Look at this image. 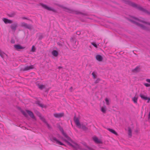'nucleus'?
Segmentation results:
<instances>
[{
  "label": "nucleus",
  "instance_id": "f257e3e1",
  "mask_svg": "<svg viewBox=\"0 0 150 150\" xmlns=\"http://www.w3.org/2000/svg\"><path fill=\"white\" fill-rule=\"evenodd\" d=\"M133 20L131 21L139 26L142 28L146 30H148V27H150V23L145 22L143 20L138 19L134 18Z\"/></svg>",
  "mask_w": 150,
  "mask_h": 150
},
{
  "label": "nucleus",
  "instance_id": "f03ea898",
  "mask_svg": "<svg viewBox=\"0 0 150 150\" xmlns=\"http://www.w3.org/2000/svg\"><path fill=\"white\" fill-rule=\"evenodd\" d=\"M126 4L129 5L130 6H132L134 7L137 8L139 9V10L142 11L144 12L149 14V12L146 10V9L143 8L142 7L140 6H139L138 5L135 4L129 1H127L126 2Z\"/></svg>",
  "mask_w": 150,
  "mask_h": 150
},
{
  "label": "nucleus",
  "instance_id": "7ed1b4c3",
  "mask_svg": "<svg viewBox=\"0 0 150 150\" xmlns=\"http://www.w3.org/2000/svg\"><path fill=\"white\" fill-rule=\"evenodd\" d=\"M74 120L76 126L78 128L82 129L83 130H86V127L85 126L80 123L79 120L77 117H75Z\"/></svg>",
  "mask_w": 150,
  "mask_h": 150
},
{
  "label": "nucleus",
  "instance_id": "20e7f679",
  "mask_svg": "<svg viewBox=\"0 0 150 150\" xmlns=\"http://www.w3.org/2000/svg\"><path fill=\"white\" fill-rule=\"evenodd\" d=\"M21 112L23 115L25 117H27V115L26 113H27L32 118L35 120V117L34 116L32 112L29 110H27L25 111L22 110L21 111Z\"/></svg>",
  "mask_w": 150,
  "mask_h": 150
},
{
  "label": "nucleus",
  "instance_id": "39448f33",
  "mask_svg": "<svg viewBox=\"0 0 150 150\" xmlns=\"http://www.w3.org/2000/svg\"><path fill=\"white\" fill-rule=\"evenodd\" d=\"M93 139L94 142L96 143L97 144H102V142L101 140L98 139V138L94 136L93 137Z\"/></svg>",
  "mask_w": 150,
  "mask_h": 150
},
{
  "label": "nucleus",
  "instance_id": "423d86ee",
  "mask_svg": "<svg viewBox=\"0 0 150 150\" xmlns=\"http://www.w3.org/2000/svg\"><path fill=\"white\" fill-rule=\"evenodd\" d=\"M51 140L54 142H56L57 144L60 145H63V144L61 142L58 140L55 137H52L50 139Z\"/></svg>",
  "mask_w": 150,
  "mask_h": 150
},
{
  "label": "nucleus",
  "instance_id": "0eeeda50",
  "mask_svg": "<svg viewBox=\"0 0 150 150\" xmlns=\"http://www.w3.org/2000/svg\"><path fill=\"white\" fill-rule=\"evenodd\" d=\"M21 25L22 27H24L26 28H27L30 29L32 28V26L31 25H28L24 22H23L21 23Z\"/></svg>",
  "mask_w": 150,
  "mask_h": 150
},
{
  "label": "nucleus",
  "instance_id": "6e6552de",
  "mask_svg": "<svg viewBox=\"0 0 150 150\" xmlns=\"http://www.w3.org/2000/svg\"><path fill=\"white\" fill-rule=\"evenodd\" d=\"M140 96L141 98L145 100H148L147 102L149 103V102L150 100V98H148L147 97L145 96L142 94H140Z\"/></svg>",
  "mask_w": 150,
  "mask_h": 150
},
{
  "label": "nucleus",
  "instance_id": "1a4fd4ad",
  "mask_svg": "<svg viewBox=\"0 0 150 150\" xmlns=\"http://www.w3.org/2000/svg\"><path fill=\"white\" fill-rule=\"evenodd\" d=\"M64 114L63 113H54V116L56 118H60L63 116Z\"/></svg>",
  "mask_w": 150,
  "mask_h": 150
},
{
  "label": "nucleus",
  "instance_id": "9d476101",
  "mask_svg": "<svg viewBox=\"0 0 150 150\" xmlns=\"http://www.w3.org/2000/svg\"><path fill=\"white\" fill-rule=\"evenodd\" d=\"M34 68V66L33 65H31L30 66H27L25 67L23 69V71H27L30 69H32Z\"/></svg>",
  "mask_w": 150,
  "mask_h": 150
},
{
  "label": "nucleus",
  "instance_id": "9b49d317",
  "mask_svg": "<svg viewBox=\"0 0 150 150\" xmlns=\"http://www.w3.org/2000/svg\"><path fill=\"white\" fill-rule=\"evenodd\" d=\"M42 6L43 8H44L46 9H47V10L49 11H54V9L50 7H49L45 5L42 4Z\"/></svg>",
  "mask_w": 150,
  "mask_h": 150
},
{
  "label": "nucleus",
  "instance_id": "f8f14e48",
  "mask_svg": "<svg viewBox=\"0 0 150 150\" xmlns=\"http://www.w3.org/2000/svg\"><path fill=\"white\" fill-rule=\"evenodd\" d=\"M65 11L67 12H69L70 13H73L76 14H79L80 13V12L77 11H73L72 10L69 9H66Z\"/></svg>",
  "mask_w": 150,
  "mask_h": 150
},
{
  "label": "nucleus",
  "instance_id": "ddd939ff",
  "mask_svg": "<svg viewBox=\"0 0 150 150\" xmlns=\"http://www.w3.org/2000/svg\"><path fill=\"white\" fill-rule=\"evenodd\" d=\"M39 116L40 117V119L42 121H43L44 122H45V124H46V125H47L48 127V128H50V125H49V124H48L46 121L45 120V119L44 118V117H42L40 115Z\"/></svg>",
  "mask_w": 150,
  "mask_h": 150
},
{
  "label": "nucleus",
  "instance_id": "4468645a",
  "mask_svg": "<svg viewBox=\"0 0 150 150\" xmlns=\"http://www.w3.org/2000/svg\"><path fill=\"white\" fill-rule=\"evenodd\" d=\"M17 27V24L16 23H14L11 25V28L14 31H15Z\"/></svg>",
  "mask_w": 150,
  "mask_h": 150
},
{
  "label": "nucleus",
  "instance_id": "2eb2a0df",
  "mask_svg": "<svg viewBox=\"0 0 150 150\" xmlns=\"http://www.w3.org/2000/svg\"><path fill=\"white\" fill-rule=\"evenodd\" d=\"M14 47L15 48V49L16 50L22 49L25 48L24 47H23L21 46L20 45H14Z\"/></svg>",
  "mask_w": 150,
  "mask_h": 150
},
{
  "label": "nucleus",
  "instance_id": "dca6fc26",
  "mask_svg": "<svg viewBox=\"0 0 150 150\" xmlns=\"http://www.w3.org/2000/svg\"><path fill=\"white\" fill-rule=\"evenodd\" d=\"M96 59L99 62L102 61L103 59L102 56L100 55H96Z\"/></svg>",
  "mask_w": 150,
  "mask_h": 150
},
{
  "label": "nucleus",
  "instance_id": "f3484780",
  "mask_svg": "<svg viewBox=\"0 0 150 150\" xmlns=\"http://www.w3.org/2000/svg\"><path fill=\"white\" fill-rule=\"evenodd\" d=\"M101 111L103 113H105L106 112L107 108L106 106L104 105L100 107Z\"/></svg>",
  "mask_w": 150,
  "mask_h": 150
},
{
  "label": "nucleus",
  "instance_id": "a211bd4d",
  "mask_svg": "<svg viewBox=\"0 0 150 150\" xmlns=\"http://www.w3.org/2000/svg\"><path fill=\"white\" fill-rule=\"evenodd\" d=\"M3 21L6 24L7 23H12V21L11 20H8L6 18H4L3 19Z\"/></svg>",
  "mask_w": 150,
  "mask_h": 150
},
{
  "label": "nucleus",
  "instance_id": "6ab92c4d",
  "mask_svg": "<svg viewBox=\"0 0 150 150\" xmlns=\"http://www.w3.org/2000/svg\"><path fill=\"white\" fill-rule=\"evenodd\" d=\"M138 99V97L137 96L135 95L134 97L132 98V99L134 103L137 104Z\"/></svg>",
  "mask_w": 150,
  "mask_h": 150
},
{
  "label": "nucleus",
  "instance_id": "aec40b11",
  "mask_svg": "<svg viewBox=\"0 0 150 150\" xmlns=\"http://www.w3.org/2000/svg\"><path fill=\"white\" fill-rule=\"evenodd\" d=\"M140 70V69L139 67H137L135 69L132 70V71L134 73H137Z\"/></svg>",
  "mask_w": 150,
  "mask_h": 150
},
{
  "label": "nucleus",
  "instance_id": "412c9836",
  "mask_svg": "<svg viewBox=\"0 0 150 150\" xmlns=\"http://www.w3.org/2000/svg\"><path fill=\"white\" fill-rule=\"evenodd\" d=\"M107 129L112 133L116 135H117V133L114 130L109 128H107Z\"/></svg>",
  "mask_w": 150,
  "mask_h": 150
},
{
  "label": "nucleus",
  "instance_id": "4be33fe9",
  "mask_svg": "<svg viewBox=\"0 0 150 150\" xmlns=\"http://www.w3.org/2000/svg\"><path fill=\"white\" fill-rule=\"evenodd\" d=\"M52 53L53 56L56 57H57L58 54V53L57 51L55 50H53L52 51Z\"/></svg>",
  "mask_w": 150,
  "mask_h": 150
},
{
  "label": "nucleus",
  "instance_id": "5701e85b",
  "mask_svg": "<svg viewBox=\"0 0 150 150\" xmlns=\"http://www.w3.org/2000/svg\"><path fill=\"white\" fill-rule=\"evenodd\" d=\"M128 134L129 136L131 137L132 136V130L130 127L128 128Z\"/></svg>",
  "mask_w": 150,
  "mask_h": 150
},
{
  "label": "nucleus",
  "instance_id": "b1692460",
  "mask_svg": "<svg viewBox=\"0 0 150 150\" xmlns=\"http://www.w3.org/2000/svg\"><path fill=\"white\" fill-rule=\"evenodd\" d=\"M37 84L39 88L40 89H42L45 88V86L43 85H39V84H38L37 83Z\"/></svg>",
  "mask_w": 150,
  "mask_h": 150
},
{
  "label": "nucleus",
  "instance_id": "393cba45",
  "mask_svg": "<svg viewBox=\"0 0 150 150\" xmlns=\"http://www.w3.org/2000/svg\"><path fill=\"white\" fill-rule=\"evenodd\" d=\"M5 55V54L2 52L0 49V56L2 58H4Z\"/></svg>",
  "mask_w": 150,
  "mask_h": 150
},
{
  "label": "nucleus",
  "instance_id": "a878e982",
  "mask_svg": "<svg viewBox=\"0 0 150 150\" xmlns=\"http://www.w3.org/2000/svg\"><path fill=\"white\" fill-rule=\"evenodd\" d=\"M93 76V78H94V79H95L96 78V77H97V75H96V73L95 72H93L92 73V74Z\"/></svg>",
  "mask_w": 150,
  "mask_h": 150
},
{
  "label": "nucleus",
  "instance_id": "bb28decb",
  "mask_svg": "<svg viewBox=\"0 0 150 150\" xmlns=\"http://www.w3.org/2000/svg\"><path fill=\"white\" fill-rule=\"evenodd\" d=\"M105 101L106 104L107 105H109L110 104L109 100L107 98H106L105 99Z\"/></svg>",
  "mask_w": 150,
  "mask_h": 150
},
{
  "label": "nucleus",
  "instance_id": "cd10ccee",
  "mask_svg": "<svg viewBox=\"0 0 150 150\" xmlns=\"http://www.w3.org/2000/svg\"><path fill=\"white\" fill-rule=\"evenodd\" d=\"M144 85L146 87H149L150 86V84L145 83H144Z\"/></svg>",
  "mask_w": 150,
  "mask_h": 150
},
{
  "label": "nucleus",
  "instance_id": "c85d7f7f",
  "mask_svg": "<svg viewBox=\"0 0 150 150\" xmlns=\"http://www.w3.org/2000/svg\"><path fill=\"white\" fill-rule=\"evenodd\" d=\"M31 50H32V51L33 52H34L35 51V48L34 46H33L32 47Z\"/></svg>",
  "mask_w": 150,
  "mask_h": 150
},
{
  "label": "nucleus",
  "instance_id": "c756f323",
  "mask_svg": "<svg viewBox=\"0 0 150 150\" xmlns=\"http://www.w3.org/2000/svg\"><path fill=\"white\" fill-rule=\"evenodd\" d=\"M100 79H97L95 81V83H98L100 81Z\"/></svg>",
  "mask_w": 150,
  "mask_h": 150
},
{
  "label": "nucleus",
  "instance_id": "7c9ffc66",
  "mask_svg": "<svg viewBox=\"0 0 150 150\" xmlns=\"http://www.w3.org/2000/svg\"><path fill=\"white\" fill-rule=\"evenodd\" d=\"M92 44L95 47H96V48L97 47V45L95 43H92Z\"/></svg>",
  "mask_w": 150,
  "mask_h": 150
},
{
  "label": "nucleus",
  "instance_id": "2f4dec72",
  "mask_svg": "<svg viewBox=\"0 0 150 150\" xmlns=\"http://www.w3.org/2000/svg\"><path fill=\"white\" fill-rule=\"evenodd\" d=\"M146 81L148 83H150V79H146Z\"/></svg>",
  "mask_w": 150,
  "mask_h": 150
},
{
  "label": "nucleus",
  "instance_id": "473e14b6",
  "mask_svg": "<svg viewBox=\"0 0 150 150\" xmlns=\"http://www.w3.org/2000/svg\"><path fill=\"white\" fill-rule=\"evenodd\" d=\"M39 105L41 107H44V105H43L42 104H39Z\"/></svg>",
  "mask_w": 150,
  "mask_h": 150
},
{
  "label": "nucleus",
  "instance_id": "72a5a7b5",
  "mask_svg": "<svg viewBox=\"0 0 150 150\" xmlns=\"http://www.w3.org/2000/svg\"><path fill=\"white\" fill-rule=\"evenodd\" d=\"M76 34L77 35H79L80 34V31H77L76 32Z\"/></svg>",
  "mask_w": 150,
  "mask_h": 150
},
{
  "label": "nucleus",
  "instance_id": "f704fd0d",
  "mask_svg": "<svg viewBox=\"0 0 150 150\" xmlns=\"http://www.w3.org/2000/svg\"><path fill=\"white\" fill-rule=\"evenodd\" d=\"M22 19H27V18H26L24 17H23L22 18Z\"/></svg>",
  "mask_w": 150,
  "mask_h": 150
},
{
  "label": "nucleus",
  "instance_id": "c9c22d12",
  "mask_svg": "<svg viewBox=\"0 0 150 150\" xmlns=\"http://www.w3.org/2000/svg\"><path fill=\"white\" fill-rule=\"evenodd\" d=\"M62 68L61 67H58V68L59 69H60V68Z\"/></svg>",
  "mask_w": 150,
  "mask_h": 150
},
{
  "label": "nucleus",
  "instance_id": "e433bc0d",
  "mask_svg": "<svg viewBox=\"0 0 150 150\" xmlns=\"http://www.w3.org/2000/svg\"><path fill=\"white\" fill-rule=\"evenodd\" d=\"M72 89V87H71L70 88V89Z\"/></svg>",
  "mask_w": 150,
  "mask_h": 150
},
{
  "label": "nucleus",
  "instance_id": "4c0bfd02",
  "mask_svg": "<svg viewBox=\"0 0 150 150\" xmlns=\"http://www.w3.org/2000/svg\"><path fill=\"white\" fill-rule=\"evenodd\" d=\"M149 1H150V0H149Z\"/></svg>",
  "mask_w": 150,
  "mask_h": 150
}]
</instances>
